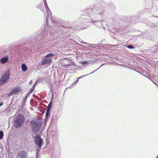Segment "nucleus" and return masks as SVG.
<instances>
[{
  "label": "nucleus",
  "mask_w": 158,
  "mask_h": 158,
  "mask_svg": "<svg viewBox=\"0 0 158 158\" xmlns=\"http://www.w3.org/2000/svg\"><path fill=\"white\" fill-rule=\"evenodd\" d=\"M3 136V133L2 131H0V139L2 138Z\"/></svg>",
  "instance_id": "nucleus-15"
},
{
  "label": "nucleus",
  "mask_w": 158,
  "mask_h": 158,
  "mask_svg": "<svg viewBox=\"0 0 158 158\" xmlns=\"http://www.w3.org/2000/svg\"><path fill=\"white\" fill-rule=\"evenodd\" d=\"M36 82H35V83L34 85H36Z\"/></svg>",
  "instance_id": "nucleus-31"
},
{
  "label": "nucleus",
  "mask_w": 158,
  "mask_h": 158,
  "mask_svg": "<svg viewBox=\"0 0 158 158\" xmlns=\"http://www.w3.org/2000/svg\"><path fill=\"white\" fill-rule=\"evenodd\" d=\"M78 79H77V80L75 81V83H73L72 84V85H71L70 86V87H71V86H72V85H73V84H75L76 83H77V82H78Z\"/></svg>",
  "instance_id": "nucleus-22"
},
{
  "label": "nucleus",
  "mask_w": 158,
  "mask_h": 158,
  "mask_svg": "<svg viewBox=\"0 0 158 158\" xmlns=\"http://www.w3.org/2000/svg\"><path fill=\"white\" fill-rule=\"evenodd\" d=\"M83 43H84V44H86V43H85V42H84Z\"/></svg>",
  "instance_id": "nucleus-32"
},
{
  "label": "nucleus",
  "mask_w": 158,
  "mask_h": 158,
  "mask_svg": "<svg viewBox=\"0 0 158 158\" xmlns=\"http://www.w3.org/2000/svg\"><path fill=\"white\" fill-rule=\"evenodd\" d=\"M44 0V2L45 7L46 9V10H47V11L48 12V11H49L50 12V14H51V11L47 5V2H46V0Z\"/></svg>",
  "instance_id": "nucleus-9"
},
{
  "label": "nucleus",
  "mask_w": 158,
  "mask_h": 158,
  "mask_svg": "<svg viewBox=\"0 0 158 158\" xmlns=\"http://www.w3.org/2000/svg\"><path fill=\"white\" fill-rule=\"evenodd\" d=\"M52 61V58H45L44 59L42 60L41 62V65H44L46 64H48L51 63Z\"/></svg>",
  "instance_id": "nucleus-7"
},
{
  "label": "nucleus",
  "mask_w": 158,
  "mask_h": 158,
  "mask_svg": "<svg viewBox=\"0 0 158 158\" xmlns=\"http://www.w3.org/2000/svg\"><path fill=\"white\" fill-rule=\"evenodd\" d=\"M49 18H50V19L51 20L52 22L53 23V20L52 19L51 17L50 16V15H49L48 14V18L46 19V23L47 25H48V20Z\"/></svg>",
  "instance_id": "nucleus-13"
},
{
  "label": "nucleus",
  "mask_w": 158,
  "mask_h": 158,
  "mask_svg": "<svg viewBox=\"0 0 158 158\" xmlns=\"http://www.w3.org/2000/svg\"><path fill=\"white\" fill-rule=\"evenodd\" d=\"M103 64H102V65H101V66H102L103 65Z\"/></svg>",
  "instance_id": "nucleus-33"
},
{
  "label": "nucleus",
  "mask_w": 158,
  "mask_h": 158,
  "mask_svg": "<svg viewBox=\"0 0 158 158\" xmlns=\"http://www.w3.org/2000/svg\"><path fill=\"white\" fill-rule=\"evenodd\" d=\"M22 71L23 72H25L27 69V67L26 65L24 64H23L21 66Z\"/></svg>",
  "instance_id": "nucleus-10"
},
{
  "label": "nucleus",
  "mask_w": 158,
  "mask_h": 158,
  "mask_svg": "<svg viewBox=\"0 0 158 158\" xmlns=\"http://www.w3.org/2000/svg\"><path fill=\"white\" fill-rule=\"evenodd\" d=\"M101 21H99V20H96L94 21H92L91 22L94 23V24L96 25V26H98L101 23Z\"/></svg>",
  "instance_id": "nucleus-11"
},
{
  "label": "nucleus",
  "mask_w": 158,
  "mask_h": 158,
  "mask_svg": "<svg viewBox=\"0 0 158 158\" xmlns=\"http://www.w3.org/2000/svg\"><path fill=\"white\" fill-rule=\"evenodd\" d=\"M42 122L39 120H36L31 123L32 130L34 133H36L40 129L42 125Z\"/></svg>",
  "instance_id": "nucleus-1"
},
{
  "label": "nucleus",
  "mask_w": 158,
  "mask_h": 158,
  "mask_svg": "<svg viewBox=\"0 0 158 158\" xmlns=\"http://www.w3.org/2000/svg\"><path fill=\"white\" fill-rule=\"evenodd\" d=\"M29 94H29V93L27 94V96H26V97H27V96L28 95H29Z\"/></svg>",
  "instance_id": "nucleus-28"
},
{
  "label": "nucleus",
  "mask_w": 158,
  "mask_h": 158,
  "mask_svg": "<svg viewBox=\"0 0 158 158\" xmlns=\"http://www.w3.org/2000/svg\"><path fill=\"white\" fill-rule=\"evenodd\" d=\"M127 47L129 49H132L134 48V47L132 45H130L127 46Z\"/></svg>",
  "instance_id": "nucleus-19"
},
{
  "label": "nucleus",
  "mask_w": 158,
  "mask_h": 158,
  "mask_svg": "<svg viewBox=\"0 0 158 158\" xmlns=\"http://www.w3.org/2000/svg\"><path fill=\"white\" fill-rule=\"evenodd\" d=\"M22 91V89L20 87H18L14 88L11 90L10 93L8 94L9 97H11L13 95H15L20 92Z\"/></svg>",
  "instance_id": "nucleus-5"
},
{
  "label": "nucleus",
  "mask_w": 158,
  "mask_h": 158,
  "mask_svg": "<svg viewBox=\"0 0 158 158\" xmlns=\"http://www.w3.org/2000/svg\"><path fill=\"white\" fill-rule=\"evenodd\" d=\"M32 83V81H30L29 83L30 84H31Z\"/></svg>",
  "instance_id": "nucleus-27"
},
{
  "label": "nucleus",
  "mask_w": 158,
  "mask_h": 158,
  "mask_svg": "<svg viewBox=\"0 0 158 158\" xmlns=\"http://www.w3.org/2000/svg\"><path fill=\"white\" fill-rule=\"evenodd\" d=\"M103 13H104V12L103 11H102L101 12V14H103Z\"/></svg>",
  "instance_id": "nucleus-29"
},
{
  "label": "nucleus",
  "mask_w": 158,
  "mask_h": 158,
  "mask_svg": "<svg viewBox=\"0 0 158 158\" xmlns=\"http://www.w3.org/2000/svg\"><path fill=\"white\" fill-rule=\"evenodd\" d=\"M98 69H99V68H98V69H97L96 70L94 71V72L95 71H96L97 70H98Z\"/></svg>",
  "instance_id": "nucleus-30"
},
{
  "label": "nucleus",
  "mask_w": 158,
  "mask_h": 158,
  "mask_svg": "<svg viewBox=\"0 0 158 158\" xmlns=\"http://www.w3.org/2000/svg\"><path fill=\"white\" fill-rule=\"evenodd\" d=\"M34 89L32 88L30 90V92L29 94H30L32 92H33V90Z\"/></svg>",
  "instance_id": "nucleus-21"
},
{
  "label": "nucleus",
  "mask_w": 158,
  "mask_h": 158,
  "mask_svg": "<svg viewBox=\"0 0 158 158\" xmlns=\"http://www.w3.org/2000/svg\"><path fill=\"white\" fill-rule=\"evenodd\" d=\"M80 63L82 64H84L87 63V61H81V62H80Z\"/></svg>",
  "instance_id": "nucleus-20"
},
{
  "label": "nucleus",
  "mask_w": 158,
  "mask_h": 158,
  "mask_svg": "<svg viewBox=\"0 0 158 158\" xmlns=\"http://www.w3.org/2000/svg\"><path fill=\"white\" fill-rule=\"evenodd\" d=\"M24 121V118L22 114H19L15 120L14 124L16 127H21Z\"/></svg>",
  "instance_id": "nucleus-3"
},
{
  "label": "nucleus",
  "mask_w": 158,
  "mask_h": 158,
  "mask_svg": "<svg viewBox=\"0 0 158 158\" xmlns=\"http://www.w3.org/2000/svg\"><path fill=\"white\" fill-rule=\"evenodd\" d=\"M8 60L7 56L1 59L0 62L2 64H5L8 61Z\"/></svg>",
  "instance_id": "nucleus-8"
},
{
  "label": "nucleus",
  "mask_w": 158,
  "mask_h": 158,
  "mask_svg": "<svg viewBox=\"0 0 158 158\" xmlns=\"http://www.w3.org/2000/svg\"><path fill=\"white\" fill-rule=\"evenodd\" d=\"M44 30H45V32L46 33V34L48 33V26H46L44 27Z\"/></svg>",
  "instance_id": "nucleus-14"
},
{
  "label": "nucleus",
  "mask_w": 158,
  "mask_h": 158,
  "mask_svg": "<svg viewBox=\"0 0 158 158\" xmlns=\"http://www.w3.org/2000/svg\"><path fill=\"white\" fill-rule=\"evenodd\" d=\"M27 98V97H26L24 98L23 99V101H24V103H25V102H26V100Z\"/></svg>",
  "instance_id": "nucleus-24"
},
{
  "label": "nucleus",
  "mask_w": 158,
  "mask_h": 158,
  "mask_svg": "<svg viewBox=\"0 0 158 158\" xmlns=\"http://www.w3.org/2000/svg\"><path fill=\"white\" fill-rule=\"evenodd\" d=\"M55 55L54 54H53L52 53H49L48 54L45 56V58H49L50 57H51Z\"/></svg>",
  "instance_id": "nucleus-12"
},
{
  "label": "nucleus",
  "mask_w": 158,
  "mask_h": 158,
  "mask_svg": "<svg viewBox=\"0 0 158 158\" xmlns=\"http://www.w3.org/2000/svg\"><path fill=\"white\" fill-rule=\"evenodd\" d=\"M16 158H28L27 153L25 151H20L18 153Z\"/></svg>",
  "instance_id": "nucleus-6"
},
{
  "label": "nucleus",
  "mask_w": 158,
  "mask_h": 158,
  "mask_svg": "<svg viewBox=\"0 0 158 158\" xmlns=\"http://www.w3.org/2000/svg\"><path fill=\"white\" fill-rule=\"evenodd\" d=\"M35 85H33V87H32V88H33V89H34V88H35Z\"/></svg>",
  "instance_id": "nucleus-25"
},
{
  "label": "nucleus",
  "mask_w": 158,
  "mask_h": 158,
  "mask_svg": "<svg viewBox=\"0 0 158 158\" xmlns=\"http://www.w3.org/2000/svg\"><path fill=\"white\" fill-rule=\"evenodd\" d=\"M35 142L38 146L41 147L43 144V141L42 139L38 135H36L35 137Z\"/></svg>",
  "instance_id": "nucleus-4"
},
{
  "label": "nucleus",
  "mask_w": 158,
  "mask_h": 158,
  "mask_svg": "<svg viewBox=\"0 0 158 158\" xmlns=\"http://www.w3.org/2000/svg\"><path fill=\"white\" fill-rule=\"evenodd\" d=\"M3 104L2 103H0V106L2 105Z\"/></svg>",
  "instance_id": "nucleus-26"
},
{
  "label": "nucleus",
  "mask_w": 158,
  "mask_h": 158,
  "mask_svg": "<svg viewBox=\"0 0 158 158\" xmlns=\"http://www.w3.org/2000/svg\"><path fill=\"white\" fill-rule=\"evenodd\" d=\"M52 106V104L51 103H50L48 105V107L47 108V110L49 109V110H50V109L51 108Z\"/></svg>",
  "instance_id": "nucleus-18"
},
{
  "label": "nucleus",
  "mask_w": 158,
  "mask_h": 158,
  "mask_svg": "<svg viewBox=\"0 0 158 158\" xmlns=\"http://www.w3.org/2000/svg\"><path fill=\"white\" fill-rule=\"evenodd\" d=\"M152 82L156 85V83L158 82L156 81V80H154L153 81H152Z\"/></svg>",
  "instance_id": "nucleus-23"
},
{
  "label": "nucleus",
  "mask_w": 158,
  "mask_h": 158,
  "mask_svg": "<svg viewBox=\"0 0 158 158\" xmlns=\"http://www.w3.org/2000/svg\"><path fill=\"white\" fill-rule=\"evenodd\" d=\"M49 111H50V110H49V109H48V110L47 109V111H46V118H47L48 117L49 115Z\"/></svg>",
  "instance_id": "nucleus-17"
},
{
  "label": "nucleus",
  "mask_w": 158,
  "mask_h": 158,
  "mask_svg": "<svg viewBox=\"0 0 158 158\" xmlns=\"http://www.w3.org/2000/svg\"><path fill=\"white\" fill-rule=\"evenodd\" d=\"M94 73V72H93L92 73H89V74H86V75H83V76H81V77H78V80H79V79H81V78H83V77H85V76H87V75H89V74H92V73Z\"/></svg>",
  "instance_id": "nucleus-16"
},
{
  "label": "nucleus",
  "mask_w": 158,
  "mask_h": 158,
  "mask_svg": "<svg viewBox=\"0 0 158 158\" xmlns=\"http://www.w3.org/2000/svg\"><path fill=\"white\" fill-rule=\"evenodd\" d=\"M10 75V70H7L5 71L0 79V86L6 83L8 81Z\"/></svg>",
  "instance_id": "nucleus-2"
}]
</instances>
